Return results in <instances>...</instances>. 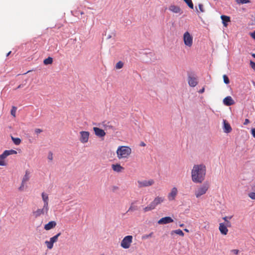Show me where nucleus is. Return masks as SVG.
I'll return each mask as SVG.
<instances>
[{
    "label": "nucleus",
    "instance_id": "61",
    "mask_svg": "<svg viewBox=\"0 0 255 255\" xmlns=\"http://www.w3.org/2000/svg\"><path fill=\"white\" fill-rule=\"evenodd\" d=\"M29 72H30V71H28L26 73H24V74H26V73H28Z\"/></svg>",
    "mask_w": 255,
    "mask_h": 255
},
{
    "label": "nucleus",
    "instance_id": "27",
    "mask_svg": "<svg viewBox=\"0 0 255 255\" xmlns=\"http://www.w3.org/2000/svg\"><path fill=\"white\" fill-rule=\"evenodd\" d=\"M232 218V216H229V217H227V216H226L225 217H224L223 219L224 220H225V221L226 222V224H225L226 227H230L231 226V224L230 223V222H229L228 220H227V218H229V220L231 219Z\"/></svg>",
    "mask_w": 255,
    "mask_h": 255
},
{
    "label": "nucleus",
    "instance_id": "28",
    "mask_svg": "<svg viewBox=\"0 0 255 255\" xmlns=\"http://www.w3.org/2000/svg\"><path fill=\"white\" fill-rule=\"evenodd\" d=\"M173 233L179 235V236H182V237H183L184 235V233L180 229H178V230L172 231L171 232V234L172 235Z\"/></svg>",
    "mask_w": 255,
    "mask_h": 255
},
{
    "label": "nucleus",
    "instance_id": "15",
    "mask_svg": "<svg viewBox=\"0 0 255 255\" xmlns=\"http://www.w3.org/2000/svg\"><path fill=\"white\" fill-rule=\"evenodd\" d=\"M223 103L225 105L229 106L235 104V102L231 96H227L223 100Z\"/></svg>",
    "mask_w": 255,
    "mask_h": 255
},
{
    "label": "nucleus",
    "instance_id": "31",
    "mask_svg": "<svg viewBox=\"0 0 255 255\" xmlns=\"http://www.w3.org/2000/svg\"><path fill=\"white\" fill-rule=\"evenodd\" d=\"M236 1L238 4H244L251 2L250 0H236Z\"/></svg>",
    "mask_w": 255,
    "mask_h": 255
},
{
    "label": "nucleus",
    "instance_id": "33",
    "mask_svg": "<svg viewBox=\"0 0 255 255\" xmlns=\"http://www.w3.org/2000/svg\"><path fill=\"white\" fill-rule=\"evenodd\" d=\"M45 244L46 245L48 249H51L53 247V244L50 241H45Z\"/></svg>",
    "mask_w": 255,
    "mask_h": 255
},
{
    "label": "nucleus",
    "instance_id": "51",
    "mask_svg": "<svg viewBox=\"0 0 255 255\" xmlns=\"http://www.w3.org/2000/svg\"><path fill=\"white\" fill-rule=\"evenodd\" d=\"M204 228H205V229H209V224H207V225H206V226L204 227Z\"/></svg>",
    "mask_w": 255,
    "mask_h": 255
},
{
    "label": "nucleus",
    "instance_id": "1",
    "mask_svg": "<svg viewBox=\"0 0 255 255\" xmlns=\"http://www.w3.org/2000/svg\"><path fill=\"white\" fill-rule=\"evenodd\" d=\"M206 166L203 163L194 165L191 170L192 181L195 183H202L205 179Z\"/></svg>",
    "mask_w": 255,
    "mask_h": 255
},
{
    "label": "nucleus",
    "instance_id": "18",
    "mask_svg": "<svg viewBox=\"0 0 255 255\" xmlns=\"http://www.w3.org/2000/svg\"><path fill=\"white\" fill-rule=\"evenodd\" d=\"M56 225H57V224L55 221H52L49 222L47 224H45L44 228L45 230L48 231L56 227Z\"/></svg>",
    "mask_w": 255,
    "mask_h": 255
},
{
    "label": "nucleus",
    "instance_id": "34",
    "mask_svg": "<svg viewBox=\"0 0 255 255\" xmlns=\"http://www.w3.org/2000/svg\"><path fill=\"white\" fill-rule=\"evenodd\" d=\"M223 80H224V82L226 84H228L230 83V80L226 75H224L223 76Z\"/></svg>",
    "mask_w": 255,
    "mask_h": 255
},
{
    "label": "nucleus",
    "instance_id": "13",
    "mask_svg": "<svg viewBox=\"0 0 255 255\" xmlns=\"http://www.w3.org/2000/svg\"><path fill=\"white\" fill-rule=\"evenodd\" d=\"M93 130L94 131L95 134L96 136L99 137H103L105 136L106 132L105 131L97 127H94Z\"/></svg>",
    "mask_w": 255,
    "mask_h": 255
},
{
    "label": "nucleus",
    "instance_id": "8",
    "mask_svg": "<svg viewBox=\"0 0 255 255\" xmlns=\"http://www.w3.org/2000/svg\"><path fill=\"white\" fill-rule=\"evenodd\" d=\"M79 140L82 143H87L89 138L90 132L87 131H81L79 132Z\"/></svg>",
    "mask_w": 255,
    "mask_h": 255
},
{
    "label": "nucleus",
    "instance_id": "10",
    "mask_svg": "<svg viewBox=\"0 0 255 255\" xmlns=\"http://www.w3.org/2000/svg\"><path fill=\"white\" fill-rule=\"evenodd\" d=\"M178 190L176 187H173L171 192L168 195V199L169 201H173L174 200L176 195H177Z\"/></svg>",
    "mask_w": 255,
    "mask_h": 255
},
{
    "label": "nucleus",
    "instance_id": "54",
    "mask_svg": "<svg viewBox=\"0 0 255 255\" xmlns=\"http://www.w3.org/2000/svg\"><path fill=\"white\" fill-rule=\"evenodd\" d=\"M140 145L142 146H145V144L143 142H142L140 143Z\"/></svg>",
    "mask_w": 255,
    "mask_h": 255
},
{
    "label": "nucleus",
    "instance_id": "52",
    "mask_svg": "<svg viewBox=\"0 0 255 255\" xmlns=\"http://www.w3.org/2000/svg\"><path fill=\"white\" fill-rule=\"evenodd\" d=\"M111 38H112V35L109 34L107 35V39H110Z\"/></svg>",
    "mask_w": 255,
    "mask_h": 255
},
{
    "label": "nucleus",
    "instance_id": "42",
    "mask_svg": "<svg viewBox=\"0 0 255 255\" xmlns=\"http://www.w3.org/2000/svg\"><path fill=\"white\" fill-rule=\"evenodd\" d=\"M25 183L21 182L20 186L19 187V190L23 191L24 190Z\"/></svg>",
    "mask_w": 255,
    "mask_h": 255
},
{
    "label": "nucleus",
    "instance_id": "16",
    "mask_svg": "<svg viewBox=\"0 0 255 255\" xmlns=\"http://www.w3.org/2000/svg\"><path fill=\"white\" fill-rule=\"evenodd\" d=\"M112 169L116 172L120 173L124 171L125 168L122 166L120 164H116L112 165Z\"/></svg>",
    "mask_w": 255,
    "mask_h": 255
},
{
    "label": "nucleus",
    "instance_id": "12",
    "mask_svg": "<svg viewBox=\"0 0 255 255\" xmlns=\"http://www.w3.org/2000/svg\"><path fill=\"white\" fill-rule=\"evenodd\" d=\"M188 82L190 87H194L198 84L197 79L190 75L188 77Z\"/></svg>",
    "mask_w": 255,
    "mask_h": 255
},
{
    "label": "nucleus",
    "instance_id": "45",
    "mask_svg": "<svg viewBox=\"0 0 255 255\" xmlns=\"http://www.w3.org/2000/svg\"><path fill=\"white\" fill-rule=\"evenodd\" d=\"M251 132L253 137H255V128H252L251 129Z\"/></svg>",
    "mask_w": 255,
    "mask_h": 255
},
{
    "label": "nucleus",
    "instance_id": "14",
    "mask_svg": "<svg viewBox=\"0 0 255 255\" xmlns=\"http://www.w3.org/2000/svg\"><path fill=\"white\" fill-rule=\"evenodd\" d=\"M173 222V220L170 217H165L162 218L158 221L159 225L167 224Z\"/></svg>",
    "mask_w": 255,
    "mask_h": 255
},
{
    "label": "nucleus",
    "instance_id": "7",
    "mask_svg": "<svg viewBox=\"0 0 255 255\" xmlns=\"http://www.w3.org/2000/svg\"><path fill=\"white\" fill-rule=\"evenodd\" d=\"M49 208H45V207L43 206L42 209H37L36 211H33L32 214L34 218H37L42 215L47 214Z\"/></svg>",
    "mask_w": 255,
    "mask_h": 255
},
{
    "label": "nucleus",
    "instance_id": "20",
    "mask_svg": "<svg viewBox=\"0 0 255 255\" xmlns=\"http://www.w3.org/2000/svg\"><path fill=\"white\" fill-rule=\"evenodd\" d=\"M42 200L44 202L43 206L45 207V208H49L48 207V200L49 198L47 194L43 192L41 194Z\"/></svg>",
    "mask_w": 255,
    "mask_h": 255
},
{
    "label": "nucleus",
    "instance_id": "39",
    "mask_svg": "<svg viewBox=\"0 0 255 255\" xmlns=\"http://www.w3.org/2000/svg\"><path fill=\"white\" fill-rule=\"evenodd\" d=\"M249 196L252 199H255V192H252L249 194Z\"/></svg>",
    "mask_w": 255,
    "mask_h": 255
},
{
    "label": "nucleus",
    "instance_id": "36",
    "mask_svg": "<svg viewBox=\"0 0 255 255\" xmlns=\"http://www.w3.org/2000/svg\"><path fill=\"white\" fill-rule=\"evenodd\" d=\"M16 109L17 108L13 106L10 111L11 115L14 117H15Z\"/></svg>",
    "mask_w": 255,
    "mask_h": 255
},
{
    "label": "nucleus",
    "instance_id": "4",
    "mask_svg": "<svg viewBox=\"0 0 255 255\" xmlns=\"http://www.w3.org/2000/svg\"><path fill=\"white\" fill-rule=\"evenodd\" d=\"M132 242V236L128 235L126 236L122 241L121 246L125 249H128Z\"/></svg>",
    "mask_w": 255,
    "mask_h": 255
},
{
    "label": "nucleus",
    "instance_id": "35",
    "mask_svg": "<svg viewBox=\"0 0 255 255\" xmlns=\"http://www.w3.org/2000/svg\"><path fill=\"white\" fill-rule=\"evenodd\" d=\"M43 132V130L40 128H36L34 129V133L37 135V137H38V135L39 134Z\"/></svg>",
    "mask_w": 255,
    "mask_h": 255
},
{
    "label": "nucleus",
    "instance_id": "56",
    "mask_svg": "<svg viewBox=\"0 0 255 255\" xmlns=\"http://www.w3.org/2000/svg\"><path fill=\"white\" fill-rule=\"evenodd\" d=\"M10 53H11V51H9V52H8L6 54V56H8Z\"/></svg>",
    "mask_w": 255,
    "mask_h": 255
},
{
    "label": "nucleus",
    "instance_id": "48",
    "mask_svg": "<svg viewBox=\"0 0 255 255\" xmlns=\"http://www.w3.org/2000/svg\"><path fill=\"white\" fill-rule=\"evenodd\" d=\"M152 234H153V233H150L149 234L144 236L143 238H148L149 237H151L152 236Z\"/></svg>",
    "mask_w": 255,
    "mask_h": 255
},
{
    "label": "nucleus",
    "instance_id": "47",
    "mask_svg": "<svg viewBox=\"0 0 255 255\" xmlns=\"http://www.w3.org/2000/svg\"><path fill=\"white\" fill-rule=\"evenodd\" d=\"M250 122L249 120V119H245V122H244V125H247L249 123H250Z\"/></svg>",
    "mask_w": 255,
    "mask_h": 255
},
{
    "label": "nucleus",
    "instance_id": "22",
    "mask_svg": "<svg viewBox=\"0 0 255 255\" xmlns=\"http://www.w3.org/2000/svg\"><path fill=\"white\" fill-rule=\"evenodd\" d=\"M102 126L105 129H111L113 130H115V128L110 124L109 122L104 121L102 123Z\"/></svg>",
    "mask_w": 255,
    "mask_h": 255
},
{
    "label": "nucleus",
    "instance_id": "3",
    "mask_svg": "<svg viewBox=\"0 0 255 255\" xmlns=\"http://www.w3.org/2000/svg\"><path fill=\"white\" fill-rule=\"evenodd\" d=\"M164 198L163 197L157 196L146 207L143 208L144 212H147L154 209L156 207L163 202Z\"/></svg>",
    "mask_w": 255,
    "mask_h": 255
},
{
    "label": "nucleus",
    "instance_id": "29",
    "mask_svg": "<svg viewBox=\"0 0 255 255\" xmlns=\"http://www.w3.org/2000/svg\"><path fill=\"white\" fill-rule=\"evenodd\" d=\"M5 152L6 154H7V156L9 155L17 154V151L13 149L6 150H5Z\"/></svg>",
    "mask_w": 255,
    "mask_h": 255
},
{
    "label": "nucleus",
    "instance_id": "25",
    "mask_svg": "<svg viewBox=\"0 0 255 255\" xmlns=\"http://www.w3.org/2000/svg\"><path fill=\"white\" fill-rule=\"evenodd\" d=\"M52 62L53 58L51 57H48L47 58L44 59L43 61V63L46 65L51 64Z\"/></svg>",
    "mask_w": 255,
    "mask_h": 255
},
{
    "label": "nucleus",
    "instance_id": "6",
    "mask_svg": "<svg viewBox=\"0 0 255 255\" xmlns=\"http://www.w3.org/2000/svg\"><path fill=\"white\" fill-rule=\"evenodd\" d=\"M184 44L188 47H191L193 44V37L188 31H186L183 34Z\"/></svg>",
    "mask_w": 255,
    "mask_h": 255
},
{
    "label": "nucleus",
    "instance_id": "19",
    "mask_svg": "<svg viewBox=\"0 0 255 255\" xmlns=\"http://www.w3.org/2000/svg\"><path fill=\"white\" fill-rule=\"evenodd\" d=\"M219 229L221 233L224 235H226L228 232V229L224 223H220L219 224Z\"/></svg>",
    "mask_w": 255,
    "mask_h": 255
},
{
    "label": "nucleus",
    "instance_id": "17",
    "mask_svg": "<svg viewBox=\"0 0 255 255\" xmlns=\"http://www.w3.org/2000/svg\"><path fill=\"white\" fill-rule=\"evenodd\" d=\"M223 124H224V127L223 129L225 133H230L232 131V128L230 126V125L227 122L226 120H223Z\"/></svg>",
    "mask_w": 255,
    "mask_h": 255
},
{
    "label": "nucleus",
    "instance_id": "38",
    "mask_svg": "<svg viewBox=\"0 0 255 255\" xmlns=\"http://www.w3.org/2000/svg\"><path fill=\"white\" fill-rule=\"evenodd\" d=\"M7 156V154H6L5 151L0 155V159H3L5 158Z\"/></svg>",
    "mask_w": 255,
    "mask_h": 255
},
{
    "label": "nucleus",
    "instance_id": "2",
    "mask_svg": "<svg viewBox=\"0 0 255 255\" xmlns=\"http://www.w3.org/2000/svg\"><path fill=\"white\" fill-rule=\"evenodd\" d=\"M131 153V149L128 146H120L116 153L119 159L128 158Z\"/></svg>",
    "mask_w": 255,
    "mask_h": 255
},
{
    "label": "nucleus",
    "instance_id": "21",
    "mask_svg": "<svg viewBox=\"0 0 255 255\" xmlns=\"http://www.w3.org/2000/svg\"><path fill=\"white\" fill-rule=\"evenodd\" d=\"M221 18L222 20V23L225 27H227L228 25V22L230 21V17L228 16L222 15L221 16Z\"/></svg>",
    "mask_w": 255,
    "mask_h": 255
},
{
    "label": "nucleus",
    "instance_id": "60",
    "mask_svg": "<svg viewBox=\"0 0 255 255\" xmlns=\"http://www.w3.org/2000/svg\"><path fill=\"white\" fill-rule=\"evenodd\" d=\"M84 13V12H83V11H80V14H81V15L83 14Z\"/></svg>",
    "mask_w": 255,
    "mask_h": 255
},
{
    "label": "nucleus",
    "instance_id": "44",
    "mask_svg": "<svg viewBox=\"0 0 255 255\" xmlns=\"http://www.w3.org/2000/svg\"><path fill=\"white\" fill-rule=\"evenodd\" d=\"M232 252L235 255H238L239 254V251L238 250L234 249V250H232Z\"/></svg>",
    "mask_w": 255,
    "mask_h": 255
},
{
    "label": "nucleus",
    "instance_id": "58",
    "mask_svg": "<svg viewBox=\"0 0 255 255\" xmlns=\"http://www.w3.org/2000/svg\"><path fill=\"white\" fill-rule=\"evenodd\" d=\"M179 226H180V227H183V226H184V224H180V225H179Z\"/></svg>",
    "mask_w": 255,
    "mask_h": 255
},
{
    "label": "nucleus",
    "instance_id": "59",
    "mask_svg": "<svg viewBox=\"0 0 255 255\" xmlns=\"http://www.w3.org/2000/svg\"><path fill=\"white\" fill-rule=\"evenodd\" d=\"M252 56L255 58V53H253L252 54Z\"/></svg>",
    "mask_w": 255,
    "mask_h": 255
},
{
    "label": "nucleus",
    "instance_id": "55",
    "mask_svg": "<svg viewBox=\"0 0 255 255\" xmlns=\"http://www.w3.org/2000/svg\"><path fill=\"white\" fill-rule=\"evenodd\" d=\"M29 142L32 143L33 142V140L32 139H29Z\"/></svg>",
    "mask_w": 255,
    "mask_h": 255
},
{
    "label": "nucleus",
    "instance_id": "9",
    "mask_svg": "<svg viewBox=\"0 0 255 255\" xmlns=\"http://www.w3.org/2000/svg\"><path fill=\"white\" fill-rule=\"evenodd\" d=\"M138 187L139 188L145 187L150 186L154 184V181L153 179H149L148 180L137 181Z\"/></svg>",
    "mask_w": 255,
    "mask_h": 255
},
{
    "label": "nucleus",
    "instance_id": "23",
    "mask_svg": "<svg viewBox=\"0 0 255 255\" xmlns=\"http://www.w3.org/2000/svg\"><path fill=\"white\" fill-rule=\"evenodd\" d=\"M11 139L13 141V143L15 145H18L20 144L21 140V139L19 138H18V137H14L12 136H11Z\"/></svg>",
    "mask_w": 255,
    "mask_h": 255
},
{
    "label": "nucleus",
    "instance_id": "24",
    "mask_svg": "<svg viewBox=\"0 0 255 255\" xmlns=\"http://www.w3.org/2000/svg\"><path fill=\"white\" fill-rule=\"evenodd\" d=\"M29 173L28 172V171H26L25 174L22 178V182L25 183L29 180Z\"/></svg>",
    "mask_w": 255,
    "mask_h": 255
},
{
    "label": "nucleus",
    "instance_id": "37",
    "mask_svg": "<svg viewBox=\"0 0 255 255\" xmlns=\"http://www.w3.org/2000/svg\"><path fill=\"white\" fill-rule=\"evenodd\" d=\"M136 210H137V207L133 206L132 205V203L131 206L129 208L128 211H127V212H128L129 211H135Z\"/></svg>",
    "mask_w": 255,
    "mask_h": 255
},
{
    "label": "nucleus",
    "instance_id": "32",
    "mask_svg": "<svg viewBox=\"0 0 255 255\" xmlns=\"http://www.w3.org/2000/svg\"><path fill=\"white\" fill-rule=\"evenodd\" d=\"M124 63L122 61H119L116 65V68L117 69H121L123 67Z\"/></svg>",
    "mask_w": 255,
    "mask_h": 255
},
{
    "label": "nucleus",
    "instance_id": "26",
    "mask_svg": "<svg viewBox=\"0 0 255 255\" xmlns=\"http://www.w3.org/2000/svg\"><path fill=\"white\" fill-rule=\"evenodd\" d=\"M61 235V233H58L55 236H53V237L51 238L50 239V241L54 244V243L56 242L58 240V237Z\"/></svg>",
    "mask_w": 255,
    "mask_h": 255
},
{
    "label": "nucleus",
    "instance_id": "41",
    "mask_svg": "<svg viewBox=\"0 0 255 255\" xmlns=\"http://www.w3.org/2000/svg\"><path fill=\"white\" fill-rule=\"evenodd\" d=\"M48 159L50 161H52L53 160V154L51 152H49L48 155Z\"/></svg>",
    "mask_w": 255,
    "mask_h": 255
},
{
    "label": "nucleus",
    "instance_id": "30",
    "mask_svg": "<svg viewBox=\"0 0 255 255\" xmlns=\"http://www.w3.org/2000/svg\"><path fill=\"white\" fill-rule=\"evenodd\" d=\"M188 6L191 9L193 8L194 5L191 0H183Z\"/></svg>",
    "mask_w": 255,
    "mask_h": 255
},
{
    "label": "nucleus",
    "instance_id": "53",
    "mask_svg": "<svg viewBox=\"0 0 255 255\" xmlns=\"http://www.w3.org/2000/svg\"><path fill=\"white\" fill-rule=\"evenodd\" d=\"M23 87V85L22 84H20L17 87V89H19V88H21Z\"/></svg>",
    "mask_w": 255,
    "mask_h": 255
},
{
    "label": "nucleus",
    "instance_id": "57",
    "mask_svg": "<svg viewBox=\"0 0 255 255\" xmlns=\"http://www.w3.org/2000/svg\"><path fill=\"white\" fill-rule=\"evenodd\" d=\"M184 230L187 233L189 232V231L187 229H185Z\"/></svg>",
    "mask_w": 255,
    "mask_h": 255
},
{
    "label": "nucleus",
    "instance_id": "40",
    "mask_svg": "<svg viewBox=\"0 0 255 255\" xmlns=\"http://www.w3.org/2000/svg\"><path fill=\"white\" fill-rule=\"evenodd\" d=\"M198 6H199V10L201 12H204L205 11V10L203 7V5L202 4H201V3L199 4Z\"/></svg>",
    "mask_w": 255,
    "mask_h": 255
},
{
    "label": "nucleus",
    "instance_id": "46",
    "mask_svg": "<svg viewBox=\"0 0 255 255\" xmlns=\"http://www.w3.org/2000/svg\"><path fill=\"white\" fill-rule=\"evenodd\" d=\"M251 36L255 40V31L250 33Z\"/></svg>",
    "mask_w": 255,
    "mask_h": 255
},
{
    "label": "nucleus",
    "instance_id": "43",
    "mask_svg": "<svg viewBox=\"0 0 255 255\" xmlns=\"http://www.w3.org/2000/svg\"><path fill=\"white\" fill-rule=\"evenodd\" d=\"M250 65L251 67L255 70V62L253 61H250Z\"/></svg>",
    "mask_w": 255,
    "mask_h": 255
},
{
    "label": "nucleus",
    "instance_id": "11",
    "mask_svg": "<svg viewBox=\"0 0 255 255\" xmlns=\"http://www.w3.org/2000/svg\"><path fill=\"white\" fill-rule=\"evenodd\" d=\"M168 9L170 11L175 13L181 14L183 13V11L179 6L174 4L170 5Z\"/></svg>",
    "mask_w": 255,
    "mask_h": 255
},
{
    "label": "nucleus",
    "instance_id": "50",
    "mask_svg": "<svg viewBox=\"0 0 255 255\" xmlns=\"http://www.w3.org/2000/svg\"><path fill=\"white\" fill-rule=\"evenodd\" d=\"M204 91H205V88H203L202 89H200L199 91V93L202 94L204 92Z\"/></svg>",
    "mask_w": 255,
    "mask_h": 255
},
{
    "label": "nucleus",
    "instance_id": "49",
    "mask_svg": "<svg viewBox=\"0 0 255 255\" xmlns=\"http://www.w3.org/2000/svg\"><path fill=\"white\" fill-rule=\"evenodd\" d=\"M6 165L4 161L0 160V165L5 166Z\"/></svg>",
    "mask_w": 255,
    "mask_h": 255
},
{
    "label": "nucleus",
    "instance_id": "5",
    "mask_svg": "<svg viewBox=\"0 0 255 255\" xmlns=\"http://www.w3.org/2000/svg\"><path fill=\"white\" fill-rule=\"evenodd\" d=\"M209 189V185L208 184H204L201 186L195 192V195L196 198H199L202 195L205 194Z\"/></svg>",
    "mask_w": 255,
    "mask_h": 255
}]
</instances>
